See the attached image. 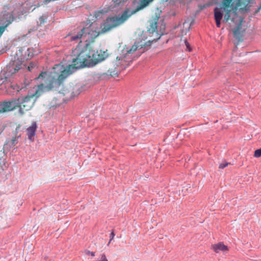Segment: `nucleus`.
Listing matches in <instances>:
<instances>
[{
	"label": "nucleus",
	"mask_w": 261,
	"mask_h": 261,
	"mask_svg": "<svg viewBox=\"0 0 261 261\" xmlns=\"http://www.w3.org/2000/svg\"><path fill=\"white\" fill-rule=\"evenodd\" d=\"M254 1H221L216 3L217 6L214 10V17L216 26L220 28L221 21L224 17V22H232L237 25L233 31L234 37L241 41L243 33L240 31L244 18L239 15V13L246 14L250 11Z\"/></svg>",
	"instance_id": "1"
},
{
	"label": "nucleus",
	"mask_w": 261,
	"mask_h": 261,
	"mask_svg": "<svg viewBox=\"0 0 261 261\" xmlns=\"http://www.w3.org/2000/svg\"><path fill=\"white\" fill-rule=\"evenodd\" d=\"M214 4L213 3V2H209L206 4H204L203 5H199V10H203V9L206 8V7H210L211 6H212L213 5H214Z\"/></svg>",
	"instance_id": "13"
},
{
	"label": "nucleus",
	"mask_w": 261,
	"mask_h": 261,
	"mask_svg": "<svg viewBox=\"0 0 261 261\" xmlns=\"http://www.w3.org/2000/svg\"><path fill=\"white\" fill-rule=\"evenodd\" d=\"M161 11L156 8V11L155 13V16L153 17L152 19L148 21L149 25L147 26V31L149 33L156 32L157 29V23L160 17Z\"/></svg>",
	"instance_id": "6"
},
{
	"label": "nucleus",
	"mask_w": 261,
	"mask_h": 261,
	"mask_svg": "<svg viewBox=\"0 0 261 261\" xmlns=\"http://www.w3.org/2000/svg\"><path fill=\"white\" fill-rule=\"evenodd\" d=\"M20 136H15L13 137V138L8 143L9 144L10 146L11 147H14L16 144L18 143V140Z\"/></svg>",
	"instance_id": "12"
},
{
	"label": "nucleus",
	"mask_w": 261,
	"mask_h": 261,
	"mask_svg": "<svg viewBox=\"0 0 261 261\" xmlns=\"http://www.w3.org/2000/svg\"><path fill=\"white\" fill-rule=\"evenodd\" d=\"M138 47V46L134 45L132 47V48L129 50L127 51V53L129 54L133 53L137 49Z\"/></svg>",
	"instance_id": "16"
},
{
	"label": "nucleus",
	"mask_w": 261,
	"mask_h": 261,
	"mask_svg": "<svg viewBox=\"0 0 261 261\" xmlns=\"http://www.w3.org/2000/svg\"><path fill=\"white\" fill-rule=\"evenodd\" d=\"M45 74H46V72H42L40 73L38 77V79H39L40 77H43L44 76V75H45Z\"/></svg>",
	"instance_id": "22"
},
{
	"label": "nucleus",
	"mask_w": 261,
	"mask_h": 261,
	"mask_svg": "<svg viewBox=\"0 0 261 261\" xmlns=\"http://www.w3.org/2000/svg\"><path fill=\"white\" fill-rule=\"evenodd\" d=\"M254 156L255 158H259L261 156V148L254 151Z\"/></svg>",
	"instance_id": "15"
},
{
	"label": "nucleus",
	"mask_w": 261,
	"mask_h": 261,
	"mask_svg": "<svg viewBox=\"0 0 261 261\" xmlns=\"http://www.w3.org/2000/svg\"><path fill=\"white\" fill-rule=\"evenodd\" d=\"M98 261H108V260L106 255L103 253L100 255V259Z\"/></svg>",
	"instance_id": "17"
},
{
	"label": "nucleus",
	"mask_w": 261,
	"mask_h": 261,
	"mask_svg": "<svg viewBox=\"0 0 261 261\" xmlns=\"http://www.w3.org/2000/svg\"><path fill=\"white\" fill-rule=\"evenodd\" d=\"M185 45H186V46L187 47V49L189 51H190L191 50V48L190 47V44L188 42V41L186 40L185 41Z\"/></svg>",
	"instance_id": "19"
},
{
	"label": "nucleus",
	"mask_w": 261,
	"mask_h": 261,
	"mask_svg": "<svg viewBox=\"0 0 261 261\" xmlns=\"http://www.w3.org/2000/svg\"><path fill=\"white\" fill-rule=\"evenodd\" d=\"M80 88V86L79 85H75L74 86L70 87V89L72 92L71 93V97H74L77 95H79L80 93L79 89Z\"/></svg>",
	"instance_id": "10"
},
{
	"label": "nucleus",
	"mask_w": 261,
	"mask_h": 261,
	"mask_svg": "<svg viewBox=\"0 0 261 261\" xmlns=\"http://www.w3.org/2000/svg\"><path fill=\"white\" fill-rule=\"evenodd\" d=\"M212 248L216 253L225 252L228 251V247L221 242L213 245Z\"/></svg>",
	"instance_id": "9"
},
{
	"label": "nucleus",
	"mask_w": 261,
	"mask_h": 261,
	"mask_svg": "<svg viewBox=\"0 0 261 261\" xmlns=\"http://www.w3.org/2000/svg\"><path fill=\"white\" fill-rule=\"evenodd\" d=\"M35 64L33 63H30L29 66L28 67V70L31 71L32 69L34 68Z\"/></svg>",
	"instance_id": "21"
},
{
	"label": "nucleus",
	"mask_w": 261,
	"mask_h": 261,
	"mask_svg": "<svg viewBox=\"0 0 261 261\" xmlns=\"http://www.w3.org/2000/svg\"><path fill=\"white\" fill-rule=\"evenodd\" d=\"M152 2L140 1V3H137V7L135 9L130 10L129 8H126L118 15L107 17L101 25L99 32L96 30V27L92 23L88 27L83 28L79 33L71 37V40H76L81 39L89 44L90 42H93L100 33L103 34L108 32L112 29L122 25L133 15L146 8ZM136 4V1H134L133 5L135 6Z\"/></svg>",
	"instance_id": "2"
},
{
	"label": "nucleus",
	"mask_w": 261,
	"mask_h": 261,
	"mask_svg": "<svg viewBox=\"0 0 261 261\" xmlns=\"http://www.w3.org/2000/svg\"><path fill=\"white\" fill-rule=\"evenodd\" d=\"M32 7V6L29 8V11H33L36 8V7H34L33 9H31Z\"/></svg>",
	"instance_id": "24"
},
{
	"label": "nucleus",
	"mask_w": 261,
	"mask_h": 261,
	"mask_svg": "<svg viewBox=\"0 0 261 261\" xmlns=\"http://www.w3.org/2000/svg\"><path fill=\"white\" fill-rule=\"evenodd\" d=\"M47 18V17L46 16H41L39 17V24L40 25H42L43 24H44L45 22H46V20Z\"/></svg>",
	"instance_id": "14"
},
{
	"label": "nucleus",
	"mask_w": 261,
	"mask_h": 261,
	"mask_svg": "<svg viewBox=\"0 0 261 261\" xmlns=\"http://www.w3.org/2000/svg\"><path fill=\"white\" fill-rule=\"evenodd\" d=\"M114 236H115V233L113 231H112L111 234H110V240L109 241V243L108 244V246L109 245L110 242H111V241L113 239L114 237Z\"/></svg>",
	"instance_id": "20"
},
{
	"label": "nucleus",
	"mask_w": 261,
	"mask_h": 261,
	"mask_svg": "<svg viewBox=\"0 0 261 261\" xmlns=\"http://www.w3.org/2000/svg\"><path fill=\"white\" fill-rule=\"evenodd\" d=\"M35 101V94L12 99L8 101H4L0 103V114L12 111L16 108H18L19 112L21 115H23L33 107Z\"/></svg>",
	"instance_id": "4"
},
{
	"label": "nucleus",
	"mask_w": 261,
	"mask_h": 261,
	"mask_svg": "<svg viewBox=\"0 0 261 261\" xmlns=\"http://www.w3.org/2000/svg\"><path fill=\"white\" fill-rule=\"evenodd\" d=\"M87 254H90V255H91V256H92V257H94V256H95V253H94V252H91V251H88L87 252Z\"/></svg>",
	"instance_id": "23"
},
{
	"label": "nucleus",
	"mask_w": 261,
	"mask_h": 261,
	"mask_svg": "<svg viewBox=\"0 0 261 261\" xmlns=\"http://www.w3.org/2000/svg\"><path fill=\"white\" fill-rule=\"evenodd\" d=\"M111 10V8L110 7L105 8L102 10H98L97 11L95 12L94 16L96 18H97L98 17L100 16V15H103L108 12H109Z\"/></svg>",
	"instance_id": "11"
},
{
	"label": "nucleus",
	"mask_w": 261,
	"mask_h": 261,
	"mask_svg": "<svg viewBox=\"0 0 261 261\" xmlns=\"http://www.w3.org/2000/svg\"><path fill=\"white\" fill-rule=\"evenodd\" d=\"M229 163H221L219 165V168L220 169H223L225 167H226V166H227V165H228Z\"/></svg>",
	"instance_id": "18"
},
{
	"label": "nucleus",
	"mask_w": 261,
	"mask_h": 261,
	"mask_svg": "<svg viewBox=\"0 0 261 261\" xmlns=\"http://www.w3.org/2000/svg\"><path fill=\"white\" fill-rule=\"evenodd\" d=\"M116 60H117V61H120L121 60V58L119 57H117L116 58Z\"/></svg>",
	"instance_id": "25"
},
{
	"label": "nucleus",
	"mask_w": 261,
	"mask_h": 261,
	"mask_svg": "<svg viewBox=\"0 0 261 261\" xmlns=\"http://www.w3.org/2000/svg\"><path fill=\"white\" fill-rule=\"evenodd\" d=\"M19 53L21 54V61L17 59L10 63L9 65L7 67V71L9 75H12L17 72L21 68L22 62L24 60H27L31 58L33 56V49L31 48H21L19 50Z\"/></svg>",
	"instance_id": "5"
},
{
	"label": "nucleus",
	"mask_w": 261,
	"mask_h": 261,
	"mask_svg": "<svg viewBox=\"0 0 261 261\" xmlns=\"http://www.w3.org/2000/svg\"><path fill=\"white\" fill-rule=\"evenodd\" d=\"M37 129V124L35 122H33L31 125L27 129V135L28 139L32 142L34 141V137L35 135Z\"/></svg>",
	"instance_id": "8"
},
{
	"label": "nucleus",
	"mask_w": 261,
	"mask_h": 261,
	"mask_svg": "<svg viewBox=\"0 0 261 261\" xmlns=\"http://www.w3.org/2000/svg\"><path fill=\"white\" fill-rule=\"evenodd\" d=\"M14 17L12 14L10 13H5L3 15L0 16V26H3L9 22L10 24L13 21Z\"/></svg>",
	"instance_id": "7"
},
{
	"label": "nucleus",
	"mask_w": 261,
	"mask_h": 261,
	"mask_svg": "<svg viewBox=\"0 0 261 261\" xmlns=\"http://www.w3.org/2000/svg\"><path fill=\"white\" fill-rule=\"evenodd\" d=\"M77 51L74 55L75 58L72 59V64L65 68L61 64L55 65L53 67V72L58 75L57 80L61 84L69 75L73 73L77 69L86 66H93L105 60L108 54L100 50L95 51L91 46L86 43L82 49H75Z\"/></svg>",
	"instance_id": "3"
}]
</instances>
